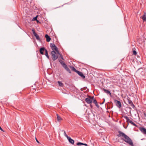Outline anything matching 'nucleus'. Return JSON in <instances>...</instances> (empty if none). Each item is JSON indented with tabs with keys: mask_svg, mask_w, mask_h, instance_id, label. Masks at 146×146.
Segmentation results:
<instances>
[{
	"mask_svg": "<svg viewBox=\"0 0 146 146\" xmlns=\"http://www.w3.org/2000/svg\"><path fill=\"white\" fill-rule=\"evenodd\" d=\"M37 21L38 23V22H39V21L38 20V21Z\"/></svg>",
	"mask_w": 146,
	"mask_h": 146,
	"instance_id": "39",
	"label": "nucleus"
},
{
	"mask_svg": "<svg viewBox=\"0 0 146 146\" xmlns=\"http://www.w3.org/2000/svg\"><path fill=\"white\" fill-rule=\"evenodd\" d=\"M50 46L51 48V49L53 51L55 50L56 52L59 54V51L57 49V47L55 46V45L53 43H50Z\"/></svg>",
	"mask_w": 146,
	"mask_h": 146,
	"instance_id": "3",
	"label": "nucleus"
},
{
	"mask_svg": "<svg viewBox=\"0 0 146 146\" xmlns=\"http://www.w3.org/2000/svg\"><path fill=\"white\" fill-rule=\"evenodd\" d=\"M52 58L53 60L54 61L56 60L58 57V55H60V53H58L54 51H52L51 53Z\"/></svg>",
	"mask_w": 146,
	"mask_h": 146,
	"instance_id": "2",
	"label": "nucleus"
},
{
	"mask_svg": "<svg viewBox=\"0 0 146 146\" xmlns=\"http://www.w3.org/2000/svg\"><path fill=\"white\" fill-rule=\"evenodd\" d=\"M37 16H36V17H34L33 19V21H38V20L37 19Z\"/></svg>",
	"mask_w": 146,
	"mask_h": 146,
	"instance_id": "24",
	"label": "nucleus"
},
{
	"mask_svg": "<svg viewBox=\"0 0 146 146\" xmlns=\"http://www.w3.org/2000/svg\"><path fill=\"white\" fill-rule=\"evenodd\" d=\"M143 21H146V14L145 13L141 17Z\"/></svg>",
	"mask_w": 146,
	"mask_h": 146,
	"instance_id": "12",
	"label": "nucleus"
},
{
	"mask_svg": "<svg viewBox=\"0 0 146 146\" xmlns=\"http://www.w3.org/2000/svg\"><path fill=\"white\" fill-rule=\"evenodd\" d=\"M62 131H63L64 132V135H65V134H66L65 131L64 130H62Z\"/></svg>",
	"mask_w": 146,
	"mask_h": 146,
	"instance_id": "32",
	"label": "nucleus"
},
{
	"mask_svg": "<svg viewBox=\"0 0 146 146\" xmlns=\"http://www.w3.org/2000/svg\"><path fill=\"white\" fill-rule=\"evenodd\" d=\"M69 142L72 144H74V140L71 139L70 137L68 139Z\"/></svg>",
	"mask_w": 146,
	"mask_h": 146,
	"instance_id": "15",
	"label": "nucleus"
},
{
	"mask_svg": "<svg viewBox=\"0 0 146 146\" xmlns=\"http://www.w3.org/2000/svg\"><path fill=\"white\" fill-rule=\"evenodd\" d=\"M78 146H82V145H78Z\"/></svg>",
	"mask_w": 146,
	"mask_h": 146,
	"instance_id": "36",
	"label": "nucleus"
},
{
	"mask_svg": "<svg viewBox=\"0 0 146 146\" xmlns=\"http://www.w3.org/2000/svg\"><path fill=\"white\" fill-rule=\"evenodd\" d=\"M46 50L44 47L41 48L40 49V53L42 54H44V52Z\"/></svg>",
	"mask_w": 146,
	"mask_h": 146,
	"instance_id": "9",
	"label": "nucleus"
},
{
	"mask_svg": "<svg viewBox=\"0 0 146 146\" xmlns=\"http://www.w3.org/2000/svg\"><path fill=\"white\" fill-rule=\"evenodd\" d=\"M114 101L117 107L119 108H120L121 107V102L116 100H114Z\"/></svg>",
	"mask_w": 146,
	"mask_h": 146,
	"instance_id": "6",
	"label": "nucleus"
},
{
	"mask_svg": "<svg viewBox=\"0 0 146 146\" xmlns=\"http://www.w3.org/2000/svg\"><path fill=\"white\" fill-rule=\"evenodd\" d=\"M0 130H1L2 131H3V129H2V128H1V126H0Z\"/></svg>",
	"mask_w": 146,
	"mask_h": 146,
	"instance_id": "35",
	"label": "nucleus"
},
{
	"mask_svg": "<svg viewBox=\"0 0 146 146\" xmlns=\"http://www.w3.org/2000/svg\"><path fill=\"white\" fill-rule=\"evenodd\" d=\"M32 31L33 32V34H34V33H35V29H32Z\"/></svg>",
	"mask_w": 146,
	"mask_h": 146,
	"instance_id": "31",
	"label": "nucleus"
},
{
	"mask_svg": "<svg viewBox=\"0 0 146 146\" xmlns=\"http://www.w3.org/2000/svg\"><path fill=\"white\" fill-rule=\"evenodd\" d=\"M137 58H138V57H139V56H138V55L137 56Z\"/></svg>",
	"mask_w": 146,
	"mask_h": 146,
	"instance_id": "40",
	"label": "nucleus"
},
{
	"mask_svg": "<svg viewBox=\"0 0 146 146\" xmlns=\"http://www.w3.org/2000/svg\"><path fill=\"white\" fill-rule=\"evenodd\" d=\"M61 57L62 59L63 60V58L61 56Z\"/></svg>",
	"mask_w": 146,
	"mask_h": 146,
	"instance_id": "38",
	"label": "nucleus"
},
{
	"mask_svg": "<svg viewBox=\"0 0 146 146\" xmlns=\"http://www.w3.org/2000/svg\"><path fill=\"white\" fill-rule=\"evenodd\" d=\"M90 106H91V108H92V105H90Z\"/></svg>",
	"mask_w": 146,
	"mask_h": 146,
	"instance_id": "37",
	"label": "nucleus"
},
{
	"mask_svg": "<svg viewBox=\"0 0 146 146\" xmlns=\"http://www.w3.org/2000/svg\"><path fill=\"white\" fill-rule=\"evenodd\" d=\"M103 90L104 92L106 93L107 94H109L111 96V94L109 91L104 88L103 89Z\"/></svg>",
	"mask_w": 146,
	"mask_h": 146,
	"instance_id": "10",
	"label": "nucleus"
},
{
	"mask_svg": "<svg viewBox=\"0 0 146 146\" xmlns=\"http://www.w3.org/2000/svg\"><path fill=\"white\" fill-rule=\"evenodd\" d=\"M45 37L46 38V41L47 42H49L51 38H50V36L47 34H46L45 35Z\"/></svg>",
	"mask_w": 146,
	"mask_h": 146,
	"instance_id": "14",
	"label": "nucleus"
},
{
	"mask_svg": "<svg viewBox=\"0 0 146 146\" xmlns=\"http://www.w3.org/2000/svg\"><path fill=\"white\" fill-rule=\"evenodd\" d=\"M33 35L36 37V38L37 40H39L40 39L38 35L36 33L34 32Z\"/></svg>",
	"mask_w": 146,
	"mask_h": 146,
	"instance_id": "19",
	"label": "nucleus"
},
{
	"mask_svg": "<svg viewBox=\"0 0 146 146\" xmlns=\"http://www.w3.org/2000/svg\"><path fill=\"white\" fill-rule=\"evenodd\" d=\"M85 101L88 104H90L92 103V101L90 98H86L85 99Z\"/></svg>",
	"mask_w": 146,
	"mask_h": 146,
	"instance_id": "11",
	"label": "nucleus"
},
{
	"mask_svg": "<svg viewBox=\"0 0 146 146\" xmlns=\"http://www.w3.org/2000/svg\"><path fill=\"white\" fill-rule=\"evenodd\" d=\"M141 60H137V63L138 64H141V61H140Z\"/></svg>",
	"mask_w": 146,
	"mask_h": 146,
	"instance_id": "26",
	"label": "nucleus"
},
{
	"mask_svg": "<svg viewBox=\"0 0 146 146\" xmlns=\"http://www.w3.org/2000/svg\"><path fill=\"white\" fill-rule=\"evenodd\" d=\"M76 145H85L86 146H88V145L86 143H82L80 142H78L77 143Z\"/></svg>",
	"mask_w": 146,
	"mask_h": 146,
	"instance_id": "17",
	"label": "nucleus"
},
{
	"mask_svg": "<svg viewBox=\"0 0 146 146\" xmlns=\"http://www.w3.org/2000/svg\"><path fill=\"white\" fill-rule=\"evenodd\" d=\"M93 102L95 104H96V103H97L96 100L95 99H94L93 100Z\"/></svg>",
	"mask_w": 146,
	"mask_h": 146,
	"instance_id": "27",
	"label": "nucleus"
},
{
	"mask_svg": "<svg viewBox=\"0 0 146 146\" xmlns=\"http://www.w3.org/2000/svg\"><path fill=\"white\" fill-rule=\"evenodd\" d=\"M45 56H46V57L48 58H49V57L48 54V52L47 50H45Z\"/></svg>",
	"mask_w": 146,
	"mask_h": 146,
	"instance_id": "22",
	"label": "nucleus"
},
{
	"mask_svg": "<svg viewBox=\"0 0 146 146\" xmlns=\"http://www.w3.org/2000/svg\"><path fill=\"white\" fill-rule=\"evenodd\" d=\"M128 104H129L133 108H134L135 106L131 100H128Z\"/></svg>",
	"mask_w": 146,
	"mask_h": 146,
	"instance_id": "13",
	"label": "nucleus"
},
{
	"mask_svg": "<svg viewBox=\"0 0 146 146\" xmlns=\"http://www.w3.org/2000/svg\"><path fill=\"white\" fill-rule=\"evenodd\" d=\"M65 136L68 139L70 137H69L67 134H65Z\"/></svg>",
	"mask_w": 146,
	"mask_h": 146,
	"instance_id": "29",
	"label": "nucleus"
},
{
	"mask_svg": "<svg viewBox=\"0 0 146 146\" xmlns=\"http://www.w3.org/2000/svg\"><path fill=\"white\" fill-rule=\"evenodd\" d=\"M118 137H121V139L128 144L131 146H133V144L131 139L125 134L121 131H118Z\"/></svg>",
	"mask_w": 146,
	"mask_h": 146,
	"instance_id": "1",
	"label": "nucleus"
},
{
	"mask_svg": "<svg viewBox=\"0 0 146 146\" xmlns=\"http://www.w3.org/2000/svg\"><path fill=\"white\" fill-rule=\"evenodd\" d=\"M60 63L65 69L70 73H71V71L66 65L63 62H61Z\"/></svg>",
	"mask_w": 146,
	"mask_h": 146,
	"instance_id": "5",
	"label": "nucleus"
},
{
	"mask_svg": "<svg viewBox=\"0 0 146 146\" xmlns=\"http://www.w3.org/2000/svg\"><path fill=\"white\" fill-rule=\"evenodd\" d=\"M138 72L142 76L145 75V70L144 68H141L138 69L137 70Z\"/></svg>",
	"mask_w": 146,
	"mask_h": 146,
	"instance_id": "4",
	"label": "nucleus"
},
{
	"mask_svg": "<svg viewBox=\"0 0 146 146\" xmlns=\"http://www.w3.org/2000/svg\"><path fill=\"white\" fill-rule=\"evenodd\" d=\"M88 97L89 98H90V100H94V96H88Z\"/></svg>",
	"mask_w": 146,
	"mask_h": 146,
	"instance_id": "25",
	"label": "nucleus"
},
{
	"mask_svg": "<svg viewBox=\"0 0 146 146\" xmlns=\"http://www.w3.org/2000/svg\"><path fill=\"white\" fill-rule=\"evenodd\" d=\"M58 83L59 86H60L63 87L64 86V84L60 81H58Z\"/></svg>",
	"mask_w": 146,
	"mask_h": 146,
	"instance_id": "20",
	"label": "nucleus"
},
{
	"mask_svg": "<svg viewBox=\"0 0 146 146\" xmlns=\"http://www.w3.org/2000/svg\"><path fill=\"white\" fill-rule=\"evenodd\" d=\"M95 104L97 107L99 108V105L97 103H96V104Z\"/></svg>",
	"mask_w": 146,
	"mask_h": 146,
	"instance_id": "30",
	"label": "nucleus"
},
{
	"mask_svg": "<svg viewBox=\"0 0 146 146\" xmlns=\"http://www.w3.org/2000/svg\"><path fill=\"white\" fill-rule=\"evenodd\" d=\"M57 116V120L58 121H60L62 120V118L58 115V114H56Z\"/></svg>",
	"mask_w": 146,
	"mask_h": 146,
	"instance_id": "18",
	"label": "nucleus"
},
{
	"mask_svg": "<svg viewBox=\"0 0 146 146\" xmlns=\"http://www.w3.org/2000/svg\"><path fill=\"white\" fill-rule=\"evenodd\" d=\"M36 141L38 143H39V141L36 138Z\"/></svg>",
	"mask_w": 146,
	"mask_h": 146,
	"instance_id": "34",
	"label": "nucleus"
},
{
	"mask_svg": "<svg viewBox=\"0 0 146 146\" xmlns=\"http://www.w3.org/2000/svg\"><path fill=\"white\" fill-rule=\"evenodd\" d=\"M70 68L72 69V70L74 71V72H77L78 71V70H76V69L74 67H73L72 66H70Z\"/></svg>",
	"mask_w": 146,
	"mask_h": 146,
	"instance_id": "21",
	"label": "nucleus"
},
{
	"mask_svg": "<svg viewBox=\"0 0 146 146\" xmlns=\"http://www.w3.org/2000/svg\"><path fill=\"white\" fill-rule=\"evenodd\" d=\"M103 100H104V101H103V102L101 104H103L104 103L105 101V99L104 98V99H103Z\"/></svg>",
	"mask_w": 146,
	"mask_h": 146,
	"instance_id": "33",
	"label": "nucleus"
},
{
	"mask_svg": "<svg viewBox=\"0 0 146 146\" xmlns=\"http://www.w3.org/2000/svg\"><path fill=\"white\" fill-rule=\"evenodd\" d=\"M77 73L79 76H80L82 78L84 79L85 78V76L83 74V73L80 72L78 71Z\"/></svg>",
	"mask_w": 146,
	"mask_h": 146,
	"instance_id": "8",
	"label": "nucleus"
},
{
	"mask_svg": "<svg viewBox=\"0 0 146 146\" xmlns=\"http://www.w3.org/2000/svg\"><path fill=\"white\" fill-rule=\"evenodd\" d=\"M123 117L124 118L126 119L127 121V122L128 123H130V121H131V120H130L127 116H123Z\"/></svg>",
	"mask_w": 146,
	"mask_h": 146,
	"instance_id": "16",
	"label": "nucleus"
},
{
	"mask_svg": "<svg viewBox=\"0 0 146 146\" xmlns=\"http://www.w3.org/2000/svg\"><path fill=\"white\" fill-rule=\"evenodd\" d=\"M139 129L141 132L144 134H146V129L144 127H139Z\"/></svg>",
	"mask_w": 146,
	"mask_h": 146,
	"instance_id": "7",
	"label": "nucleus"
},
{
	"mask_svg": "<svg viewBox=\"0 0 146 146\" xmlns=\"http://www.w3.org/2000/svg\"><path fill=\"white\" fill-rule=\"evenodd\" d=\"M133 54L134 55H135L137 54V52L135 50H134L133 51Z\"/></svg>",
	"mask_w": 146,
	"mask_h": 146,
	"instance_id": "28",
	"label": "nucleus"
},
{
	"mask_svg": "<svg viewBox=\"0 0 146 146\" xmlns=\"http://www.w3.org/2000/svg\"><path fill=\"white\" fill-rule=\"evenodd\" d=\"M130 123L135 126H137L132 121H130Z\"/></svg>",
	"mask_w": 146,
	"mask_h": 146,
	"instance_id": "23",
	"label": "nucleus"
}]
</instances>
